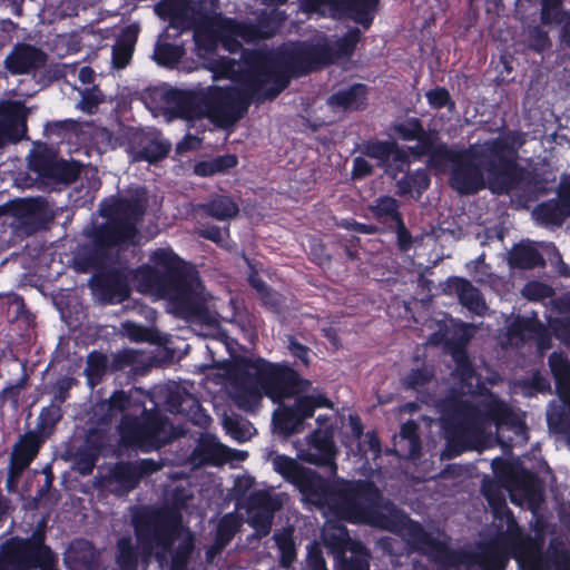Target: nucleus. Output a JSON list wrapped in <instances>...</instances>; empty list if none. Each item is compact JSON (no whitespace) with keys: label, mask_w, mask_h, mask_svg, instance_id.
<instances>
[{"label":"nucleus","mask_w":570,"mask_h":570,"mask_svg":"<svg viewBox=\"0 0 570 570\" xmlns=\"http://www.w3.org/2000/svg\"><path fill=\"white\" fill-rule=\"evenodd\" d=\"M510 140L515 142L514 134L490 138L461 150L440 144L435 160L451 165L449 183L460 195H475L487 187L492 193L505 194L518 185L521 173L518 151Z\"/></svg>","instance_id":"obj_1"},{"label":"nucleus","mask_w":570,"mask_h":570,"mask_svg":"<svg viewBox=\"0 0 570 570\" xmlns=\"http://www.w3.org/2000/svg\"><path fill=\"white\" fill-rule=\"evenodd\" d=\"M304 498L316 507H327L338 519L354 524H370L391 530V517L400 513L396 507L386 501L371 480L328 481L320 473L307 469L295 484Z\"/></svg>","instance_id":"obj_2"},{"label":"nucleus","mask_w":570,"mask_h":570,"mask_svg":"<svg viewBox=\"0 0 570 570\" xmlns=\"http://www.w3.org/2000/svg\"><path fill=\"white\" fill-rule=\"evenodd\" d=\"M436 406L443 423L449 458L473 449L491 424L497 429H514L522 423L511 406L491 392L480 404L453 392L440 399Z\"/></svg>","instance_id":"obj_3"},{"label":"nucleus","mask_w":570,"mask_h":570,"mask_svg":"<svg viewBox=\"0 0 570 570\" xmlns=\"http://www.w3.org/2000/svg\"><path fill=\"white\" fill-rule=\"evenodd\" d=\"M154 265L137 269V279L146 292L168 301L178 316L203 317L207 313L205 286L196 267L171 248H157L150 255Z\"/></svg>","instance_id":"obj_4"},{"label":"nucleus","mask_w":570,"mask_h":570,"mask_svg":"<svg viewBox=\"0 0 570 570\" xmlns=\"http://www.w3.org/2000/svg\"><path fill=\"white\" fill-rule=\"evenodd\" d=\"M147 209V198L138 193L131 197L111 196L99 205V214L107 222L94 234L92 244L83 246L75 256V267L80 273L104 271L110 250L131 243L138 234L137 225Z\"/></svg>","instance_id":"obj_5"},{"label":"nucleus","mask_w":570,"mask_h":570,"mask_svg":"<svg viewBox=\"0 0 570 570\" xmlns=\"http://www.w3.org/2000/svg\"><path fill=\"white\" fill-rule=\"evenodd\" d=\"M181 518L178 513L158 508L142 507L131 519L137 543L141 548V562L148 564L154 558L160 567L170 562L167 570H188L195 552V535L187 529L178 539Z\"/></svg>","instance_id":"obj_6"},{"label":"nucleus","mask_w":570,"mask_h":570,"mask_svg":"<svg viewBox=\"0 0 570 570\" xmlns=\"http://www.w3.org/2000/svg\"><path fill=\"white\" fill-rule=\"evenodd\" d=\"M362 37V31L353 27L333 43L324 37L317 42L298 40L282 47L279 58L286 69L285 78L289 83L292 79L320 71L340 59L352 58Z\"/></svg>","instance_id":"obj_7"},{"label":"nucleus","mask_w":570,"mask_h":570,"mask_svg":"<svg viewBox=\"0 0 570 570\" xmlns=\"http://www.w3.org/2000/svg\"><path fill=\"white\" fill-rule=\"evenodd\" d=\"M245 81L247 85L214 86L204 91L205 115L228 126L242 119L253 102L273 101L288 87V80L281 72L272 85H257L252 79Z\"/></svg>","instance_id":"obj_8"},{"label":"nucleus","mask_w":570,"mask_h":570,"mask_svg":"<svg viewBox=\"0 0 570 570\" xmlns=\"http://www.w3.org/2000/svg\"><path fill=\"white\" fill-rule=\"evenodd\" d=\"M405 535L412 550L439 566L478 567L480 570H505L508 566L507 556L494 547H484L480 551L453 549L445 541L439 540L426 531L420 522L410 518H406Z\"/></svg>","instance_id":"obj_9"},{"label":"nucleus","mask_w":570,"mask_h":570,"mask_svg":"<svg viewBox=\"0 0 570 570\" xmlns=\"http://www.w3.org/2000/svg\"><path fill=\"white\" fill-rule=\"evenodd\" d=\"M281 48L273 52L263 49H242L240 59L216 56L209 59V69L216 79H228L238 85H247L252 79L257 85L274 83L277 75H287L281 62Z\"/></svg>","instance_id":"obj_10"},{"label":"nucleus","mask_w":570,"mask_h":570,"mask_svg":"<svg viewBox=\"0 0 570 570\" xmlns=\"http://www.w3.org/2000/svg\"><path fill=\"white\" fill-rule=\"evenodd\" d=\"M483 494L492 509L493 519L498 521V529L501 530L505 525V531L500 534V542L512 552V557L517 561L548 562V552L543 551V532L537 531L534 535L523 533L503 494L498 489L483 487Z\"/></svg>","instance_id":"obj_11"},{"label":"nucleus","mask_w":570,"mask_h":570,"mask_svg":"<svg viewBox=\"0 0 570 570\" xmlns=\"http://www.w3.org/2000/svg\"><path fill=\"white\" fill-rule=\"evenodd\" d=\"M171 423L158 409H142L140 415L125 414L119 424V434L125 445L141 452L159 450L170 442Z\"/></svg>","instance_id":"obj_12"},{"label":"nucleus","mask_w":570,"mask_h":570,"mask_svg":"<svg viewBox=\"0 0 570 570\" xmlns=\"http://www.w3.org/2000/svg\"><path fill=\"white\" fill-rule=\"evenodd\" d=\"M254 371L253 376L259 390L274 403H281L304 392L311 382L287 363H273L265 358L246 361Z\"/></svg>","instance_id":"obj_13"},{"label":"nucleus","mask_w":570,"mask_h":570,"mask_svg":"<svg viewBox=\"0 0 570 570\" xmlns=\"http://www.w3.org/2000/svg\"><path fill=\"white\" fill-rule=\"evenodd\" d=\"M159 16L177 20L191 19L199 27L214 30L227 17L220 12L219 0H161L155 7Z\"/></svg>","instance_id":"obj_14"},{"label":"nucleus","mask_w":570,"mask_h":570,"mask_svg":"<svg viewBox=\"0 0 570 570\" xmlns=\"http://www.w3.org/2000/svg\"><path fill=\"white\" fill-rule=\"evenodd\" d=\"M379 4L380 0H302V8L307 13L350 18L364 29L372 26Z\"/></svg>","instance_id":"obj_15"},{"label":"nucleus","mask_w":570,"mask_h":570,"mask_svg":"<svg viewBox=\"0 0 570 570\" xmlns=\"http://www.w3.org/2000/svg\"><path fill=\"white\" fill-rule=\"evenodd\" d=\"M47 524V518L42 517L37 521V524L29 537L21 538L19 535H13L2 542L0 546L1 559L6 562H10L55 553L51 547L46 543Z\"/></svg>","instance_id":"obj_16"},{"label":"nucleus","mask_w":570,"mask_h":570,"mask_svg":"<svg viewBox=\"0 0 570 570\" xmlns=\"http://www.w3.org/2000/svg\"><path fill=\"white\" fill-rule=\"evenodd\" d=\"M89 285L92 292L106 303H120L130 295L127 275L117 267H109L95 273L89 281Z\"/></svg>","instance_id":"obj_17"},{"label":"nucleus","mask_w":570,"mask_h":570,"mask_svg":"<svg viewBox=\"0 0 570 570\" xmlns=\"http://www.w3.org/2000/svg\"><path fill=\"white\" fill-rule=\"evenodd\" d=\"M42 435L36 431H28L19 435L12 446L8 469V483L20 478L26 469L38 456V453L45 443Z\"/></svg>","instance_id":"obj_18"},{"label":"nucleus","mask_w":570,"mask_h":570,"mask_svg":"<svg viewBox=\"0 0 570 570\" xmlns=\"http://www.w3.org/2000/svg\"><path fill=\"white\" fill-rule=\"evenodd\" d=\"M393 132L404 141H416L417 145L412 150L413 154L429 155L431 160H435L438 136L435 132L425 130L421 119L407 117L402 121L392 125Z\"/></svg>","instance_id":"obj_19"},{"label":"nucleus","mask_w":570,"mask_h":570,"mask_svg":"<svg viewBox=\"0 0 570 570\" xmlns=\"http://www.w3.org/2000/svg\"><path fill=\"white\" fill-rule=\"evenodd\" d=\"M27 132V111L23 104L0 105V148L20 141Z\"/></svg>","instance_id":"obj_20"},{"label":"nucleus","mask_w":570,"mask_h":570,"mask_svg":"<svg viewBox=\"0 0 570 570\" xmlns=\"http://www.w3.org/2000/svg\"><path fill=\"white\" fill-rule=\"evenodd\" d=\"M337 449L328 431L315 430L311 435L309 448L302 459L313 465L327 468L331 474L337 473Z\"/></svg>","instance_id":"obj_21"},{"label":"nucleus","mask_w":570,"mask_h":570,"mask_svg":"<svg viewBox=\"0 0 570 570\" xmlns=\"http://www.w3.org/2000/svg\"><path fill=\"white\" fill-rule=\"evenodd\" d=\"M163 99L177 118L194 120L205 115L204 92L170 88L163 94Z\"/></svg>","instance_id":"obj_22"},{"label":"nucleus","mask_w":570,"mask_h":570,"mask_svg":"<svg viewBox=\"0 0 570 570\" xmlns=\"http://www.w3.org/2000/svg\"><path fill=\"white\" fill-rule=\"evenodd\" d=\"M46 61L47 55L41 49L18 42L6 57L3 65L9 73L18 76L37 71L46 65Z\"/></svg>","instance_id":"obj_23"},{"label":"nucleus","mask_w":570,"mask_h":570,"mask_svg":"<svg viewBox=\"0 0 570 570\" xmlns=\"http://www.w3.org/2000/svg\"><path fill=\"white\" fill-rule=\"evenodd\" d=\"M166 404L171 413L185 415L196 425L205 428L210 422V416L204 412L198 399L186 387L176 386L169 390Z\"/></svg>","instance_id":"obj_24"},{"label":"nucleus","mask_w":570,"mask_h":570,"mask_svg":"<svg viewBox=\"0 0 570 570\" xmlns=\"http://www.w3.org/2000/svg\"><path fill=\"white\" fill-rule=\"evenodd\" d=\"M509 333L513 337L522 338L524 333L535 340L541 350L551 347L552 335L549 328L539 320L538 314L532 312L531 316H517L509 325Z\"/></svg>","instance_id":"obj_25"},{"label":"nucleus","mask_w":570,"mask_h":570,"mask_svg":"<svg viewBox=\"0 0 570 570\" xmlns=\"http://www.w3.org/2000/svg\"><path fill=\"white\" fill-rule=\"evenodd\" d=\"M234 452L230 448L218 442L215 436L205 435L199 440L193 455L203 464L218 466L230 461Z\"/></svg>","instance_id":"obj_26"},{"label":"nucleus","mask_w":570,"mask_h":570,"mask_svg":"<svg viewBox=\"0 0 570 570\" xmlns=\"http://www.w3.org/2000/svg\"><path fill=\"white\" fill-rule=\"evenodd\" d=\"M368 88L365 83H353L346 89L334 92L328 104L345 111H363L367 108Z\"/></svg>","instance_id":"obj_27"},{"label":"nucleus","mask_w":570,"mask_h":570,"mask_svg":"<svg viewBox=\"0 0 570 570\" xmlns=\"http://www.w3.org/2000/svg\"><path fill=\"white\" fill-rule=\"evenodd\" d=\"M534 219L544 227H561L570 217V207L558 197L539 203L533 212Z\"/></svg>","instance_id":"obj_28"},{"label":"nucleus","mask_w":570,"mask_h":570,"mask_svg":"<svg viewBox=\"0 0 570 570\" xmlns=\"http://www.w3.org/2000/svg\"><path fill=\"white\" fill-rule=\"evenodd\" d=\"M451 288L456 293L459 302L478 316H484L488 306L479 288L462 277L451 279Z\"/></svg>","instance_id":"obj_29"},{"label":"nucleus","mask_w":570,"mask_h":570,"mask_svg":"<svg viewBox=\"0 0 570 570\" xmlns=\"http://www.w3.org/2000/svg\"><path fill=\"white\" fill-rule=\"evenodd\" d=\"M138 35L139 27L136 23L127 26L121 31L112 47V63L117 69H124L130 62L138 40Z\"/></svg>","instance_id":"obj_30"},{"label":"nucleus","mask_w":570,"mask_h":570,"mask_svg":"<svg viewBox=\"0 0 570 570\" xmlns=\"http://www.w3.org/2000/svg\"><path fill=\"white\" fill-rule=\"evenodd\" d=\"M240 525L237 514L233 512L224 514L217 523L214 542L207 550L208 558L223 551L239 531Z\"/></svg>","instance_id":"obj_31"},{"label":"nucleus","mask_w":570,"mask_h":570,"mask_svg":"<svg viewBox=\"0 0 570 570\" xmlns=\"http://www.w3.org/2000/svg\"><path fill=\"white\" fill-rule=\"evenodd\" d=\"M107 481L117 484L118 493H129L140 483L137 468L131 461L116 462L109 470Z\"/></svg>","instance_id":"obj_32"},{"label":"nucleus","mask_w":570,"mask_h":570,"mask_svg":"<svg viewBox=\"0 0 570 570\" xmlns=\"http://www.w3.org/2000/svg\"><path fill=\"white\" fill-rule=\"evenodd\" d=\"M141 562V548L136 546L130 535L117 539L115 563L118 570H138Z\"/></svg>","instance_id":"obj_33"},{"label":"nucleus","mask_w":570,"mask_h":570,"mask_svg":"<svg viewBox=\"0 0 570 570\" xmlns=\"http://www.w3.org/2000/svg\"><path fill=\"white\" fill-rule=\"evenodd\" d=\"M136 158L149 164H157L165 159L171 149V144L160 138V135L146 136L139 139Z\"/></svg>","instance_id":"obj_34"},{"label":"nucleus","mask_w":570,"mask_h":570,"mask_svg":"<svg viewBox=\"0 0 570 570\" xmlns=\"http://www.w3.org/2000/svg\"><path fill=\"white\" fill-rule=\"evenodd\" d=\"M198 210L217 220H227L238 215L239 208L234 199L226 195H216L207 203L199 204Z\"/></svg>","instance_id":"obj_35"},{"label":"nucleus","mask_w":570,"mask_h":570,"mask_svg":"<svg viewBox=\"0 0 570 570\" xmlns=\"http://www.w3.org/2000/svg\"><path fill=\"white\" fill-rule=\"evenodd\" d=\"M69 558L75 570H99V554L90 541H77L70 549Z\"/></svg>","instance_id":"obj_36"},{"label":"nucleus","mask_w":570,"mask_h":570,"mask_svg":"<svg viewBox=\"0 0 570 570\" xmlns=\"http://www.w3.org/2000/svg\"><path fill=\"white\" fill-rule=\"evenodd\" d=\"M368 210L372 216L381 224L385 225L389 229V225H394L401 218H403L400 212V203L392 196H380L372 205L368 206Z\"/></svg>","instance_id":"obj_37"},{"label":"nucleus","mask_w":570,"mask_h":570,"mask_svg":"<svg viewBox=\"0 0 570 570\" xmlns=\"http://www.w3.org/2000/svg\"><path fill=\"white\" fill-rule=\"evenodd\" d=\"M431 179L424 168H419L414 171H407L403 177L396 181V194L405 196L412 191L416 193V199L430 187Z\"/></svg>","instance_id":"obj_38"},{"label":"nucleus","mask_w":570,"mask_h":570,"mask_svg":"<svg viewBox=\"0 0 570 570\" xmlns=\"http://www.w3.org/2000/svg\"><path fill=\"white\" fill-rule=\"evenodd\" d=\"M131 404V396L122 390L115 391L108 400L102 401L97 406V412L101 414L100 423H109L118 414L128 410Z\"/></svg>","instance_id":"obj_39"},{"label":"nucleus","mask_w":570,"mask_h":570,"mask_svg":"<svg viewBox=\"0 0 570 570\" xmlns=\"http://www.w3.org/2000/svg\"><path fill=\"white\" fill-rule=\"evenodd\" d=\"M81 170V163L73 159L66 160L58 158L43 179L56 184L70 185L80 177Z\"/></svg>","instance_id":"obj_40"},{"label":"nucleus","mask_w":570,"mask_h":570,"mask_svg":"<svg viewBox=\"0 0 570 570\" xmlns=\"http://www.w3.org/2000/svg\"><path fill=\"white\" fill-rule=\"evenodd\" d=\"M509 263L512 267L520 269H532L546 265V261L539 249L530 245L515 246L510 253Z\"/></svg>","instance_id":"obj_41"},{"label":"nucleus","mask_w":570,"mask_h":570,"mask_svg":"<svg viewBox=\"0 0 570 570\" xmlns=\"http://www.w3.org/2000/svg\"><path fill=\"white\" fill-rule=\"evenodd\" d=\"M238 159L236 155L225 154L216 156L208 160H200L196 163L194 173L200 177H209L216 174H226L232 168L236 167Z\"/></svg>","instance_id":"obj_42"},{"label":"nucleus","mask_w":570,"mask_h":570,"mask_svg":"<svg viewBox=\"0 0 570 570\" xmlns=\"http://www.w3.org/2000/svg\"><path fill=\"white\" fill-rule=\"evenodd\" d=\"M108 371H110V364L106 354L99 351H92L88 354L85 367L88 385L95 387L101 383Z\"/></svg>","instance_id":"obj_43"},{"label":"nucleus","mask_w":570,"mask_h":570,"mask_svg":"<svg viewBox=\"0 0 570 570\" xmlns=\"http://www.w3.org/2000/svg\"><path fill=\"white\" fill-rule=\"evenodd\" d=\"M274 429L285 436L297 433L303 425L292 406H282L273 413Z\"/></svg>","instance_id":"obj_44"},{"label":"nucleus","mask_w":570,"mask_h":570,"mask_svg":"<svg viewBox=\"0 0 570 570\" xmlns=\"http://www.w3.org/2000/svg\"><path fill=\"white\" fill-rule=\"evenodd\" d=\"M500 462L502 464V469H495V472L502 480H504L507 487L521 489L527 493L530 492L534 484L535 475L527 470H523L522 472L518 473L508 463L501 460Z\"/></svg>","instance_id":"obj_45"},{"label":"nucleus","mask_w":570,"mask_h":570,"mask_svg":"<svg viewBox=\"0 0 570 570\" xmlns=\"http://www.w3.org/2000/svg\"><path fill=\"white\" fill-rule=\"evenodd\" d=\"M274 470L287 482L295 485L308 468L299 464L295 459L277 454L273 459Z\"/></svg>","instance_id":"obj_46"},{"label":"nucleus","mask_w":570,"mask_h":570,"mask_svg":"<svg viewBox=\"0 0 570 570\" xmlns=\"http://www.w3.org/2000/svg\"><path fill=\"white\" fill-rule=\"evenodd\" d=\"M273 539L279 551V564L289 568L296 560V544L293 538V529L285 528L282 532L275 533Z\"/></svg>","instance_id":"obj_47"},{"label":"nucleus","mask_w":570,"mask_h":570,"mask_svg":"<svg viewBox=\"0 0 570 570\" xmlns=\"http://www.w3.org/2000/svg\"><path fill=\"white\" fill-rule=\"evenodd\" d=\"M396 148L394 140H367L361 147L362 155L376 159L382 167L389 166V157Z\"/></svg>","instance_id":"obj_48"},{"label":"nucleus","mask_w":570,"mask_h":570,"mask_svg":"<svg viewBox=\"0 0 570 570\" xmlns=\"http://www.w3.org/2000/svg\"><path fill=\"white\" fill-rule=\"evenodd\" d=\"M247 507L249 512L256 511L274 514L282 508V502L268 491L257 490L248 495Z\"/></svg>","instance_id":"obj_49"},{"label":"nucleus","mask_w":570,"mask_h":570,"mask_svg":"<svg viewBox=\"0 0 570 570\" xmlns=\"http://www.w3.org/2000/svg\"><path fill=\"white\" fill-rule=\"evenodd\" d=\"M61 419L62 410L58 404L50 403L48 406H43L38 415L36 432L46 440L53 433Z\"/></svg>","instance_id":"obj_50"},{"label":"nucleus","mask_w":570,"mask_h":570,"mask_svg":"<svg viewBox=\"0 0 570 570\" xmlns=\"http://www.w3.org/2000/svg\"><path fill=\"white\" fill-rule=\"evenodd\" d=\"M57 159V153L52 148L42 146L31 153L29 168L39 177L45 178Z\"/></svg>","instance_id":"obj_51"},{"label":"nucleus","mask_w":570,"mask_h":570,"mask_svg":"<svg viewBox=\"0 0 570 570\" xmlns=\"http://www.w3.org/2000/svg\"><path fill=\"white\" fill-rule=\"evenodd\" d=\"M224 21V30L232 35H237L239 39L247 43H254L262 40V36L255 26V22L239 21L227 17Z\"/></svg>","instance_id":"obj_52"},{"label":"nucleus","mask_w":570,"mask_h":570,"mask_svg":"<svg viewBox=\"0 0 570 570\" xmlns=\"http://www.w3.org/2000/svg\"><path fill=\"white\" fill-rule=\"evenodd\" d=\"M185 56V49L181 45L170 42L157 43L154 50V60L163 67H175Z\"/></svg>","instance_id":"obj_53"},{"label":"nucleus","mask_w":570,"mask_h":570,"mask_svg":"<svg viewBox=\"0 0 570 570\" xmlns=\"http://www.w3.org/2000/svg\"><path fill=\"white\" fill-rule=\"evenodd\" d=\"M13 570H60L57 553L37 556L9 562Z\"/></svg>","instance_id":"obj_54"},{"label":"nucleus","mask_w":570,"mask_h":570,"mask_svg":"<svg viewBox=\"0 0 570 570\" xmlns=\"http://www.w3.org/2000/svg\"><path fill=\"white\" fill-rule=\"evenodd\" d=\"M352 552L350 558L342 557L340 560L341 570H370V553L360 542H350Z\"/></svg>","instance_id":"obj_55"},{"label":"nucleus","mask_w":570,"mask_h":570,"mask_svg":"<svg viewBox=\"0 0 570 570\" xmlns=\"http://www.w3.org/2000/svg\"><path fill=\"white\" fill-rule=\"evenodd\" d=\"M554 567V570H570V551L566 549L563 541L558 538H551L548 547V564Z\"/></svg>","instance_id":"obj_56"},{"label":"nucleus","mask_w":570,"mask_h":570,"mask_svg":"<svg viewBox=\"0 0 570 570\" xmlns=\"http://www.w3.org/2000/svg\"><path fill=\"white\" fill-rule=\"evenodd\" d=\"M452 358L455 363V374L462 381H469L475 375V370L470 356L463 345H455L452 348Z\"/></svg>","instance_id":"obj_57"},{"label":"nucleus","mask_w":570,"mask_h":570,"mask_svg":"<svg viewBox=\"0 0 570 570\" xmlns=\"http://www.w3.org/2000/svg\"><path fill=\"white\" fill-rule=\"evenodd\" d=\"M434 377V370L426 365L411 368L402 379V384L406 390H419L428 385Z\"/></svg>","instance_id":"obj_58"},{"label":"nucleus","mask_w":570,"mask_h":570,"mask_svg":"<svg viewBox=\"0 0 570 570\" xmlns=\"http://www.w3.org/2000/svg\"><path fill=\"white\" fill-rule=\"evenodd\" d=\"M429 106L432 109L440 110L448 108L450 111L455 109V101L452 99L445 87H435L425 92Z\"/></svg>","instance_id":"obj_59"},{"label":"nucleus","mask_w":570,"mask_h":570,"mask_svg":"<svg viewBox=\"0 0 570 570\" xmlns=\"http://www.w3.org/2000/svg\"><path fill=\"white\" fill-rule=\"evenodd\" d=\"M529 48L537 53H542L552 47L548 31L540 26L531 27L528 31Z\"/></svg>","instance_id":"obj_60"},{"label":"nucleus","mask_w":570,"mask_h":570,"mask_svg":"<svg viewBox=\"0 0 570 570\" xmlns=\"http://www.w3.org/2000/svg\"><path fill=\"white\" fill-rule=\"evenodd\" d=\"M287 350L289 354L295 358V365H303L308 367L311 364V348L293 336L289 335L287 338Z\"/></svg>","instance_id":"obj_61"},{"label":"nucleus","mask_w":570,"mask_h":570,"mask_svg":"<svg viewBox=\"0 0 570 570\" xmlns=\"http://www.w3.org/2000/svg\"><path fill=\"white\" fill-rule=\"evenodd\" d=\"M522 294L529 301L539 302L551 297L554 294V291L546 283L532 281L525 284L522 289Z\"/></svg>","instance_id":"obj_62"},{"label":"nucleus","mask_w":570,"mask_h":570,"mask_svg":"<svg viewBox=\"0 0 570 570\" xmlns=\"http://www.w3.org/2000/svg\"><path fill=\"white\" fill-rule=\"evenodd\" d=\"M29 382V375L26 371L21 377L14 383L9 384L0 392V399L4 403L6 401H10L14 406L18 405L20 396L22 392L27 389Z\"/></svg>","instance_id":"obj_63"},{"label":"nucleus","mask_w":570,"mask_h":570,"mask_svg":"<svg viewBox=\"0 0 570 570\" xmlns=\"http://www.w3.org/2000/svg\"><path fill=\"white\" fill-rule=\"evenodd\" d=\"M138 360V354L134 350H122L112 355L110 364V372L116 373L132 367Z\"/></svg>","instance_id":"obj_64"}]
</instances>
